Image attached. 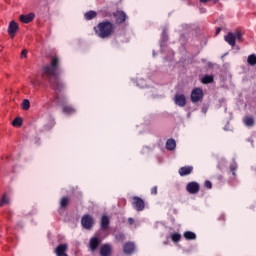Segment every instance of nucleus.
Masks as SVG:
<instances>
[{"label":"nucleus","mask_w":256,"mask_h":256,"mask_svg":"<svg viewBox=\"0 0 256 256\" xmlns=\"http://www.w3.org/2000/svg\"><path fill=\"white\" fill-rule=\"evenodd\" d=\"M59 64V57L53 56L50 60V64L42 67V77L49 83L51 89L55 91V101L58 105H62V112L66 115H73L75 108L71 105H67V98H61L59 95V93L65 91V83H63V80L59 77V75H61Z\"/></svg>","instance_id":"obj_1"},{"label":"nucleus","mask_w":256,"mask_h":256,"mask_svg":"<svg viewBox=\"0 0 256 256\" xmlns=\"http://www.w3.org/2000/svg\"><path fill=\"white\" fill-rule=\"evenodd\" d=\"M94 32L100 39H108L115 33V24L109 20L102 21L94 27Z\"/></svg>","instance_id":"obj_2"},{"label":"nucleus","mask_w":256,"mask_h":256,"mask_svg":"<svg viewBox=\"0 0 256 256\" xmlns=\"http://www.w3.org/2000/svg\"><path fill=\"white\" fill-rule=\"evenodd\" d=\"M192 103H199V101L203 100V89L201 88H194L191 92L190 96Z\"/></svg>","instance_id":"obj_3"},{"label":"nucleus","mask_w":256,"mask_h":256,"mask_svg":"<svg viewBox=\"0 0 256 256\" xmlns=\"http://www.w3.org/2000/svg\"><path fill=\"white\" fill-rule=\"evenodd\" d=\"M132 207L136 211H143L145 209V201L139 196H134L132 198Z\"/></svg>","instance_id":"obj_4"},{"label":"nucleus","mask_w":256,"mask_h":256,"mask_svg":"<svg viewBox=\"0 0 256 256\" xmlns=\"http://www.w3.org/2000/svg\"><path fill=\"white\" fill-rule=\"evenodd\" d=\"M95 221L93 220V216L89 214H85L81 218V225L84 229H91L94 225Z\"/></svg>","instance_id":"obj_5"},{"label":"nucleus","mask_w":256,"mask_h":256,"mask_svg":"<svg viewBox=\"0 0 256 256\" xmlns=\"http://www.w3.org/2000/svg\"><path fill=\"white\" fill-rule=\"evenodd\" d=\"M200 189H201V186H199V183L195 181L189 182L186 185V191L190 193V195H197Z\"/></svg>","instance_id":"obj_6"},{"label":"nucleus","mask_w":256,"mask_h":256,"mask_svg":"<svg viewBox=\"0 0 256 256\" xmlns=\"http://www.w3.org/2000/svg\"><path fill=\"white\" fill-rule=\"evenodd\" d=\"M114 19H116V23L121 25L122 23H125L127 21V14L123 10H117L113 13Z\"/></svg>","instance_id":"obj_7"},{"label":"nucleus","mask_w":256,"mask_h":256,"mask_svg":"<svg viewBox=\"0 0 256 256\" xmlns=\"http://www.w3.org/2000/svg\"><path fill=\"white\" fill-rule=\"evenodd\" d=\"M17 31H19V25L17 24V22L12 20L8 26V35H10L11 39H15Z\"/></svg>","instance_id":"obj_8"},{"label":"nucleus","mask_w":256,"mask_h":256,"mask_svg":"<svg viewBox=\"0 0 256 256\" xmlns=\"http://www.w3.org/2000/svg\"><path fill=\"white\" fill-rule=\"evenodd\" d=\"M174 103L178 105V107H185V105H187V98L183 94H176Z\"/></svg>","instance_id":"obj_9"},{"label":"nucleus","mask_w":256,"mask_h":256,"mask_svg":"<svg viewBox=\"0 0 256 256\" xmlns=\"http://www.w3.org/2000/svg\"><path fill=\"white\" fill-rule=\"evenodd\" d=\"M67 249H68L67 244H60L56 247L55 254L57 256H69L67 255Z\"/></svg>","instance_id":"obj_10"},{"label":"nucleus","mask_w":256,"mask_h":256,"mask_svg":"<svg viewBox=\"0 0 256 256\" xmlns=\"http://www.w3.org/2000/svg\"><path fill=\"white\" fill-rule=\"evenodd\" d=\"M123 251L125 255H131L135 251V243L126 242L123 246Z\"/></svg>","instance_id":"obj_11"},{"label":"nucleus","mask_w":256,"mask_h":256,"mask_svg":"<svg viewBox=\"0 0 256 256\" xmlns=\"http://www.w3.org/2000/svg\"><path fill=\"white\" fill-rule=\"evenodd\" d=\"M112 252H113V248H111L110 244H104L100 247L101 256H111Z\"/></svg>","instance_id":"obj_12"},{"label":"nucleus","mask_w":256,"mask_h":256,"mask_svg":"<svg viewBox=\"0 0 256 256\" xmlns=\"http://www.w3.org/2000/svg\"><path fill=\"white\" fill-rule=\"evenodd\" d=\"M180 177H185L187 175H191L193 173V166H184L181 167L178 171Z\"/></svg>","instance_id":"obj_13"},{"label":"nucleus","mask_w":256,"mask_h":256,"mask_svg":"<svg viewBox=\"0 0 256 256\" xmlns=\"http://www.w3.org/2000/svg\"><path fill=\"white\" fill-rule=\"evenodd\" d=\"M20 21L21 23H31V21H33V19H35V14L34 13H29V14H22L20 15Z\"/></svg>","instance_id":"obj_14"},{"label":"nucleus","mask_w":256,"mask_h":256,"mask_svg":"<svg viewBox=\"0 0 256 256\" xmlns=\"http://www.w3.org/2000/svg\"><path fill=\"white\" fill-rule=\"evenodd\" d=\"M101 241L97 237H93L90 239V249L91 251H97V248L99 247Z\"/></svg>","instance_id":"obj_15"},{"label":"nucleus","mask_w":256,"mask_h":256,"mask_svg":"<svg viewBox=\"0 0 256 256\" xmlns=\"http://www.w3.org/2000/svg\"><path fill=\"white\" fill-rule=\"evenodd\" d=\"M224 40L226 41V43H229L231 45V47H235L236 45V40H235V36L233 35V32H229L225 37Z\"/></svg>","instance_id":"obj_16"},{"label":"nucleus","mask_w":256,"mask_h":256,"mask_svg":"<svg viewBox=\"0 0 256 256\" xmlns=\"http://www.w3.org/2000/svg\"><path fill=\"white\" fill-rule=\"evenodd\" d=\"M101 228L104 230V231H107V229H109V223H110V221H109V217H107V216H102V218H101Z\"/></svg>","instance_id":"obj_17"},{"label":"nucleus","mask_w":256,"mask_h":256,"mask_svg":"<svg viewBox=\"0 0 256 256\" xmlns=\"http://www.w3.org/2000/svg\"><path fill=\"white\" fill-rule=\"evenodd\" d=\"M184 238L187 241H195V239H197V234H195V232L192 231H186L184 232Z\"/></svg>","instance_id":"obj_18"},{"label":"nucleus","mask_w":256,"mask_h":256,"mask_svg":"<svg viewBox=\"0 0 256 256\" xmlns=\"http://www.w3.org/2000/svg\"><path fill=\"white\" fill-rule=\"evenodd\" d=\"M175 147H177V142L174 139H168L166 142V149L168 151H174Z\"/></svg>","instance_id":"obj_19"},{"label":"nucleus","mask_w":256,"mask_h":256,"mask_svg":"<svg viewBox=\"0 0 256 256\" xmlns=\"http://www.w3.org/2000/svg\"><path fill=\"white\" fill-rule=\"evenodd\" d=\"M70 199L67 196H64L60 199V209H67L69 206Z\"/></svg>","instance_id":"obj_20"},{"label":"nucleus","mask_w":256,"mask_h":256,"mask_svg":"<svg viewBox=\"0 0 256 256\" xmlns=\"http://www.w3.org/2000/svg\"><path fill=\"white\" fill-rule=\"evenodd\" d=\"M243 123L246 125V127H253V125H255V119H253L251 116H246L243 119Z\"/></svg>","instance_id":"obj_21"},{"label":"nucleus","mask_w":256,"mask_h":256,"mask_svg":"<svg viewBox=\"0 0 256 256\" xmlns=\"http://www.w3.org/2000/svg\"><path fill=\"white\" fill-rule=\"evenodd\" d=\"M84 17L86 21H91L92 19H95V17H97V12L90 10L84 14Z\"/></svg>","instance_id":"obj_22"},{"label":"nucleus","mask_w":256,"mask_h":256,"mask_svg":"<svg viewBox=\"0 0 256 256\" xmlns=\"http://www.w3.org/2000/svg\"><path fill=\"white\" fill-rule=\"evenodd\" d=\"M201 82L203 83V85H209V83H213V76L211 75H205Z\"/></svg>","instance_id":"obj_23"},{"label":"nucleus","mask_w":256,"mask_h":256,"mask_svg":"<svg viewBox=\"0 0 256 256\" xmlns=\"http://www.w3.org/2000/svg\"><path fill=\"white\" fill-rule=\"evenodd\" d=\"M21 107L23 109V111H29V109L31 108V102H29V100L24 99L22 101Z\"/></svg>","instance_id":"obj_24"},{"label":"nucleus","mask_w":256,"mask_h":256,"mask_svg":"<svg viewBox=\"0 0 256 256\" xmlns=\"http://www.w3.org/2000/svg\"><path fill=\"white\" fill-rule=\"evenodd\" d=\"M247 63L248 65H251L252 67H254V65H256V55L255 54L249 55L247 59Z\"/></svg>","instance_id":"obj_25"},{"label":"nucleus","mask_w":256,"mask_h":256,"mask_svg":"<svg viewBox=\"0 0 256 256\" xmlns=\"http://www.w3.org/2000/svg\"><path fill=\"white\" fill-rule=\"evenodd\" d=\"M170 238L174 243H179L181 241V234L172 233V234H170Z\"/></svg>","instance_id":"obj_26"},{"label":"nucleus","mask_w":256,"mask_h":256,"mask_svg":"<svg viewBox=\"0 0 256 256\" xmlns=\"http://www.w3.org/2000/svg\"><path fill=\"white\" fill-rule=\"evenodd\" d=\"M4 205H9V197H7V194H3L0 200V207H3Z\"/></svg>","instance_id":"obj_27"},{"label":"nucleus","mask_w":256,"mask_h":256,"mask_svg":"<svg viewBox=\"0 0 256 256\" xmlns=\"http://www.w3.org/2000/svg\"><path fill=\"white\" fill-rule=\"evenodd\" d=\"M12 125L13 127H21V125H23V120L21 118H15L13 121H12Z\"/></svg>","instance_id":"obj_28"},{"label":"nucleus","mask_w":256,"mask_h":256,"mask_svg":"<svg viewBox=\"0 0 256 256\" xmlns=\"http://www.w3.org/2000/svg\"><path fill=\"white\" fill-rule=\"evenodd\" d=\"M233 36L235 41H243V34L241 32L233 33Z\"/></svg>","instance_id":"obj_29"},{"label":"nucleus","mask_w":256,"mask_h":256,"mask_svg":"<svg viewBox=\"0 0 256 256\" xmlns=\"http://www.w3.org/2000/svg\"><path fill=\"white\" fill-rule=\"evenodd\" d=\"M230 171L232 172V175H235V171H237V163H232L230 165Z\"/></svg>","instance_id":"obj_30"},{"label":"nucleus","mask_w":256,"mask_h":256,"mask_svg":"<svg viewBox=\"0 0 256 256\" xmlns=\"http://www.w3.org/2000/svg\"><path fill=\"white\" fill-rule=\"evenodd\" d=\"M204 187H205L206 189H213V184L211 183V181L206 180V181L204 182Z\"/></svg>","instance_id":"obj_31"},{"label":"nucleus","mask_w":256,"mask_h":256,"mask_svg":"<svg viewBox=\"0 0 256 256\" xmlns=\"http://www.w3.org/2000/svg\"><path fill=\"white\" fill-rule=\"evenodd\" d=\"M116 239L117 241H125V234L123 233L116 234Z\"/></svg>","instance_id":"obj_32"},{"label":"nucleus","mask_w":256,"mask_h":256,"mask_svg":"<svg viewBox=\"0 0 256 256\" xmlns=\"http://www.w3.org/2000/svg\"><path fill=\"white\" fill-rule=\"evenodd\" d=\"M151 151H152L151 148L145 146L142 149V154L145 155V153H151Z\"/></svg>","instance_id":"obj_33"},{"label":"nucleus","mask_w":256,"mask_h":256,"mask_svg":"<svg viewBox=\"0 0 256 256\" xmlns=\"http://www.w3.org/2000/svg\"><path fill=\"white\" fill-rule=\"evenodd\" d=\"M157 193H158V188H157V186L152 187V188H151V195H157Z\"/></svg>","instance_id":"obj_34"},{"label":"nucleus","mask_w":256,"mask_h":256,"mask_svg":"<svg viewBox=\"0 0 256 256\" xmlns=\"http://www.w3.org/2000/svg\"><path fill=\"white\" fill-rule=\"evenodd\" d=\"M27 50H22L21 52V59H23V57H27Z\"/></svg>","instance_id":"obj_35"},{"label":"nucleus","mask_w":256,"mask_h":256,"mask_svg":"<svg viewBox=\"0 0 256 256\" xmlns=\"http://www.w3.org/2000/svg\"><path fill=\"white\" fill-rule=\"evenodd\" d=\"M128 223H129V225H133L135 223V219L128 218Z\"/></svg>","instance_id":"obj_36"},{"label":"nucleus","mask_w":256,"mask_h":256,"mask_svg":"<svg viewBox=\"0 0 256 256\" xmlns=\"http://www.w3.org/2000/svg\"><path fill=\"white\" fill-rule=\"evenodd\" d=\"M207 10L205 8H200V13H206Z\"/></svg>","instance_id":"obj_37"},{"label":"nucleus","mask_w":256,"mask_h":256,"mask_svg":"<svg viewBox=\"0 0 256 256\" xmlns=\"http://www.w3.org/2000/svg\"><path fill=\"white\" fill-rule=\"evenodd\" d=\"M222 29L221 28H217L216 30V35H219V33H221Z\"/></svg>","instance_id":"obj_38"}]
</instances>
